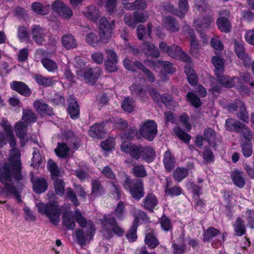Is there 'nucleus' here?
<instances>
[{"label": "nucleus", "instance_id": "nucleus-1", "mask_svg": "<svg viewBox=\"0 0 254 254\" xmlns=\"http://www.w3.org/2000/svg\"><path fill=\"white\" fill-rule=\"evenodd\" d=\"M0 126L4 133L0 132V147H2L8 141L10 146L13 148L10 150L8 157V162L6 163L0 169V181L4 185V191L7 195L13 194L20 202L21 199L18 190L13 186V180H21L20 153L18 149L14 148L16 145L15 138L12 127L8 121L3 120Z\"/></svg>", "mask_w": 254, "mask_h": 254}, {"label": "nucleus", "instance_id": "nucleus-2", "mask_svg": "<svg viewBox=\"0 0 254 254\" xmlns=\"http://www.w3.org/2000/svg\"><path fill=\"white\" fill-rule=\"evenodd\" d=\"M74 218L81 227L86 228L85 233L80 229L75 232L77 243L81 246L84 245L88 243L93 237L95 231L93 223L90 220L87 221L78 209L74 211Z\"/></svg>", "mask_w": 254, "mask_h": 254}, {"label": "nucleus", "instance_id": "nucleus-3", "mask_svg": "<svg viewBox=\"0 0 254 254\" xmlns=\"http://www.w3.org/2000/svg\"><path fill=\"white\" fill-rule=\"evenodd\" d=\"M114 25L113 21L110 23L106 17H102L99 25L100 40L95 34L91 33L86 37V42L93 47L97 46L100 41L104 43H108L111 38Z\"/></svg>", "mask_w": 254, "mask_h": 254}, {"label": "nucleus", "instance_id": "nucleus-4", "mask_svg": "<svg viewBox=\"0 0 254 254\" xmlns=\"http://www.w3.org/2000/svg\"><path fill=\"white\" fill-rule=\"evenodd\" d=\"M131 133L124 134L122 138L130 139L135 134L138 138L144 137L149 141H152L155 137L157 132V126L153 120H148L140 125L138 131L131 129Z\"/></svg>", "mask_w": 254, "mask_h": 254}, {"label": "nucleus", "instance_id": "nucleus-5", "mask_svg": "<svg viewBox=\"0 0 254 254\" xmlns=\"http://www.w3.org/2000/svg\"><path fill=\"white\" fill-rule=\"evenodd\" d=\"M65 143H59L55 149L57 155L63 158L67 157L70 155L71 150L77 149L80 145L78 138L70 130L65 133Z\"/></svg>", "mask_w": 254, "mask_h": 254}, {"label": "nucleus", "instance_id": "nucleus-6", "mask_svg": "<svg viewBox=\"0 0 254 254\" xmlns=\"http://www.w3.org/2000/svg\"><path fill=\"white\" fill-rule=\"evenodd\" d=\"M75 61L77 64L76 65L77 68L76 72L77 75L83 76L87 83L90 84H95L97 79L101 75L102 70L101 68L98 67L94 68L82 67L84 65V63L79 57H76Z\"/></svg>", "mask_w": 254, "mask_h": 254}, {"label": "nucleus", "instance_id": "nucleus-7", "mask_svg": "<svg viewBox=\"0 0 254 254\" xmlns=\"http://www.w3.org/2000/svg\"><path fill=\"white\" fill-rule=\"evenodd\" d=\"M38 212L45 215L52 224L57 225L60 221L61 208L55 201L49 202L47 204L39 202L36 204Z\"/></svg>", "mask_w": 254, "mask_h": 254}, {"label": "nucleus", "instance_id": "nucleus-8", "mask_svg": "<svg viewBox=\"0 0 254 254\" xmlns=\"http://www.w3.org/2000/svg\"><path fill=\"white\" fill-rule=\"evenodd\" d=\"M101 232L106 239L110 238L113 234L121 236L124 233V230L117 224L115 219L111 215L103 218Z\"/></svg>", "mask_w": 254, "mask_h": 254}, {"label": "nucleus", "instance_id": "nucleus-9", "mask_svg": "<svg viewBox=\"0 0 254 254\" xmlns=\"http://www.w3.org/2000/svg\"><path fill=\"white\" fill-rule=\"evenodd\" d=\"M47 168L54 180V188L56 193L60 196L64 194L65 184L62 180L57 179L62 175V172L58 168L57 164L50 159L48 162Z\"/></svg>", "mask_w": 254, "mask_h": 254}, {"label": "nucleus", "instance_id": "nucleus-10", "mask_svg": "<svg viewBox=\"0 0 254 254\" xmlns=\"http://www.w3.org/2000/svg\"><path fill=\"white\" fill-rule=\"evenodd\" d=\"M159 48L163 52L167 53L171 57L186 63L189 61V58L183 52L181 48L177 45H173L168 47L166 43L161 42L159 44Z\"/></svg>", "mask_w": 254, "mask_h": 254}, {"label": "nucleus", "instance_id": "nucleus-11", "mask_svg": "<svg viewBox=\"0 0 254 254\" xmlns=\"http://www.w3.org/2000/svg\"><path fill=\"white\" fill-rule=\"evenodd\" d=\"M123 186L125 189L129 190L133 198L139 200L143 196V186L141 180L131 181L128 179H127Z\"/></svg>", "mask_w": 254, "mask_h": 254}, {"label": "nucleus", "instance_id": "nucleus-12", "mask_svg": "<svg viewBox=\"0 0 254 254\" xmlns=\"http://www.w3.org/2000/svg\"><path fill=\"white\" fill-rule=\"evenodd\" d=\"M124 65L126 68L132 71H135L136 68L142 70L149 81L153 82L155 81V77L153 73L139 62H132V61L126 58L124 61Z\"/></svg>", "mask_w": 254, "mask_h": 254}, {"label": "nucleus", "instance_id": "nucleus-13", "mask_svg": "<svg viewBox=\"0 0 254 254\" xmlns=\"http://www.w3.org/2000/svg\"><path fill=\"white\" fill-rule=\"evenodd\" d=\"M134 217L132 225L126 235L128 241L132 242H134L137 238L136 230L139 220H141L144 222L148 221V220L146 214L140 210L136 212Z\"/></svg>", "mask_w": 254, "mask_h": 254}, {"label": "nucleus", "instance_id": "nucleus-14", "mask_svg": "<svg viewBox=\"0 0 254 254\" xmlns=\"http://www.w3.org/2000/svg\"><path fill=\"white\" fill-rule=\"evenodd\" d=\"M121 150L129 154L136 160L141 159L143 146L135 145L127 141H124L121 145Z\"/></svg>", "mask_w": 254, "mask_h": 254}, {"label": "nucleus", "instance_id": "nucleus-15", "mask_svg": "<svg viewBox=\"0 0 254 254\" xmlns=\"http://www.w3.org/2000/svg\"><path fill=\"white\" fill-rule=\"evenodd\" d=\"M222 73H217L216 76L218 82L222 86L227 88H232L235 85L236 82L239 83V89L241 90H244L245 89V86L243 83L240 81L238 77L233 76L230 77L228 75H224L221 74Z\"/></svg>", "mask_w": 254, "mask_h": 254}, {"label": "nucleus", "instance_id": "nucleus-16", "mask_svg": "<svg viewBox=\"0 0 254 254\" xmlns=\"http://www.w3.org/2000/svg\"><path fill=\"white\" fill-rule=\"evenodd\" d=\"M47 32L38 25H33L31 26L30 35L38 45H42L46 42L47 38Z\"/></svg>", "mask_w": 254, "mask_h": 254}, {"label": "nucleus", "instance_id": "nucleus-17", "mask_svg": "<svg viewBox=\"0 0 254 254\" xmlns=\"http://www.w3.org/2000/svg\"><path fill=\"white\" fill-rule=\"evenodd\" d=\"M148 18V14L146 11L138 12L135 11L133 13V19L132 18L131 15L127 14L124 19L127 25L134 27L137 23H144L147 20Z\"/></svg>", "mask_w": 254, "mask_h": 254}, {"label": "nucleus", "instance_id": "nucleus-18", "mask_svg": "<svg viewBox=\"0 0 254 254\" xmlns=\"http://www.w3.org/2000/svg\"><path fill=\"white\" fill-rule=\"evenodd\" d=\"M52 9L64 18L68 19L73 15L71 9L61 0H56L52 5Z\"/></svg>", "mask_w": 254, "mask_h": 254}, {"label": "nucleus", "instance_id": "nucleus-19", "mask_svg": "<svg viewBox=\"0 0 254 254\" xmlns=\"http://www.w3.org/2000/svg\"><path fill=\"white\" fill-rule=\"evenodd\" d=\"M235 52L238 58L242 62L245 66H250L252 62L251 58L245 53L244 44L242 42H234Z\"/></svg>", "mask_w": 254, "mask_h": 254}, {"label": "nucleus", "instance_id": "nucleus-20", "mask_svg": "<svg viewBox=\"0 0 254 254\" xmlns=\"http://www.w3.org/2000/svg\"><path fill=\"white\" fill-rule=\"evenodd\" d=\"M214 22L213 17L206 15L200 19L194 20L193 26L198 32L201 33L202 31L208 29L210 27L211 24Z\"/></svg>", "mask_w": 254, "mask_h": 254}, {"label": "nucleus", "instance_id": "nucleus-21", "mask_svg": "<svg viewBox=\"0 0 254 254\" xmlns=\"http://www.w3.org/2000/svg\"><path fill=\"white\" fill-rule=\"evenodd\" d=\"M145 64L148 66L154 69H160L162 72H166L168 73H172L174 72L172 65L168 62L154 61L146 60L145 61Z\"/></svg>", "mask_w": 254, "mask_h": 254}, {"label": "nucleus", "instance_id": "nucleus-22", "mask_svg": "<svg viewBox=\"0 0 254 254\" xmlns=\"http://www.w3.org/2000/svg\"><path fill=\"white\" fill-rule=\"evenodd\" d=\"M107 124H108V123H102L100 124H94L90 127L89 130V135L92 137H102L105 131L108 129Z\"/></svg>", "mask_w": 254, "mask_h": 254}, {"label": "nucleus", "instance_id": "nucleus-23", "mask_svg": "<svg viewBox=\"0 0 254 254\" xmlns=\"http://www.w3.org/2000/svg\"><path fill=\"white\" fill-rule=\"evenodd\" d=\"M197 75L193 69H191V85L194 86L193 93L197 94L201 97H204L207 95L206 89L201 85L197 84Z\"/></svg>", "mask_w": 254, "mask_h": 254}, {"label": "nucleus", "instance_id": "nucleus-24", "mask_svg": "<svg viewBox=\"0 0 254 254\" xmlns=\"http://www.w3.org/2000/svg\"><path fill=\"white\" fill-rule=\"evenodd\" d=\"M194 201V208L199 212H204L205 210V203L203 200L199 198V191L201 188L199 186L194 185L192 187Z\"/></svg>", "mask_w": 254, "mask_h": 254}, {"label": "nucleus", "instance_id": "nucleus-25", "mask_svg": "<svg viewBox=\"0 0 254 254\" xmlns=\"http://www.w3.org/2000/svg\"><path fill=\"white\" fill-rule=\"evenodd\" d=\"M179 6L181 10L179 11L174 8V6L172 4L168 5L166 7V9L171 13L177 15L179 17H183L186 11L188 10L189 5L187 0H180L179 2Z\"/></svg>", "mask_w": 254, "mask_h": 254}, {"label": "nucleus", "instance_id": "nucleus-26", "mask_svg": "<svg viewBox=\"0 0 254 254\" xmlns=\"http://www.w3.org/2000/svg\"><path fill=\"white\" fill-rule=\"evenodd\" d=\"M243 171L235 169L231 173V178L233 183L239 188H242L245 185L246 182L244 177Z\"/></svg>", "mask_w": 254, "mask_h": 254}, {"label": "nucleus", "instance_id": "nucleus-27", "mask_svg": "<svg viewBox=\"0 0 254 254\" xmlns=\"http://www.w3.org/2000/svg\"><path fill=\"white\" fill-rule=\"evenodd\" d=\"M27 125L26 123L19 121L15 126V131L17 136L21 139V146H24L26 142L24 139L27 133Z\"/></svg>", "mask_w": 254, "mask_h": 254}, {"label": "nucleus", "instance_id": "nucleus-28", "mask_svg": "<svg viewBox=\"0 0 254 254\" xmlns=\"http://www.w3.org/2000/svg\"><path fill=\"white\" fill-rule=\"evenodd\" d=\"M31 181L33 183V190L37 193H41L44 192L48 188L46 180L42 178H32Z\"/></svg>", "mask_w": 254, "mask_h": 254}, {"label": "nucleus", "instance_id": "nucleus-29", "mask_svg": "<svg viewBox=\"0 0 254 254\" xmlns=\"http://www.w3.org/2000/svg\"><path fill=\"white\" fill-rule=\"evenodd\" d=\"M12 89L17 91L20 94L25 96H29L31 94L29 88L23 82L13 81L10 84Z\"/></svg>", "mask_w": 254, "mask_h": 254}, {"label": "nucleus", "instance_id": "nucleus-30", "mask_svg": "<svg viewBox=\"0 0 254 254\" xmlns=\"http://www.w3.org/2000/svg\"><path fill=\"white\" fill-rule=\"evenodd\" d=\"M149 92L152 99L157 104L163 103L165 106H169L170 103L172 102V99L167 97V95H160L158 92L153 88H150Z\"/></svg>", "mask_w": 254, "mask_h": 254}, {"label": "nucleus", "instance_id": "nucleus-31", "mask_svg": "<svg viewBox=\"0 0 254 254\" xmlns=\"http://www.w3.org/2000/svg\"><path fill=\"white\" fill-rule=\"evenodd\" d=\"M68 101V112L70 117L73 119L77 118L79 115V109L77 101L73 96L70 97Z\"/></svg>", "mask_w": 254, "mask_h": 254}, {"label": "nucleus", "instance_id": "nucleus-32", "mask_svg": "<svg viewBox=\"0 0 254 254\" xmlns=\"http://www.w3.org/2000/svg\"><path fill=\"white\" fill-rule=\"evenodd\" d=\"M203 136L204 139L208 144L214 147L216 145V131L211 127H206L203 131Z\"/></svg>", "mask_w": 254, "mask_h": 254}, {"label": "nucleus", "instance_id": "nucleus-33", "mask_svg": "<svg viewBox=\"0 0 254 254\" xmlns=\"http://www.w3.org/2000/svg\"><path fill=\"white\" fill-rule=\"evenodd\" d=\"M34 107L37 112L42 116H45L46 115H52L53 112L52 109L44 103L36 101L34 103Z\"/></svg>", "mask_w": 254, "mask_h": 254}, {"label": "nucleus", "instance_id": "nucleus-34", "mask_svg": "<svg viewBox=\"0 0 254 254\" xmlns=\"http://www.w3.org/2000/svg\"><path fill=\"white\" fill-rule=\"evenodd\" d=\"M235 234L236 236L240 237L244 235L246 232L245 221L240 217L236 218L235 223L233 225Z\"/></svg>", "mask_w": 254, "mask_h": 254}, {"label": "nucleus", "instance_id": "nucleus-35", "mask_svg": "<svg viewBox=\"0 0 254 254\" xmlns=\"http://www.w3.org/2000/svg\"><path fill=\"white\" fill-rule=\"evenodd\" d=\"M82 13L86 18L93 21H96L99 17V10L94 6L86 7Z\"/></svg>", "mask_w": 254, "mask_h": 254}, {"label": "nucleus", "instance_id": "nucleus-36", "mask_svg": "<svg viewBox=\"0 0 254 254\" xmlns=\"http://www.w3.org/2000/svg\"><path fill=\"white\" fill-rule=\"evenodd\" d=\"M143 150L141 159L147 163L153 162L155 157V152L153 148L150 146H143Z\"/></svg>", "mask_w": 254, "mask_h": 254}, {"label": "nucleus", "instance_id": "nucleus-37", "mask_svg": "<svg viewBox=\"0 0 254 254\" xmlns=\"http://www.w3.org/2000/svg\"><path fill=\"white\" fill-rule=\"evenodd\" d=\"M63 46L66 49H71L77 47L76 41L74 37L71 34H65L62 38Z\"/></svg>", "mask_w": 254, "mask_h": 254}, {"label": "nucleus", "instance_id": "nucleus-38", "mask_svg": "<svg viewBox=\"0 0 254 254\" xmlns=\"http://www.w3.org/2000/svg\"><path fill=\"white\" fill-rule=\"evenodd\" d=\"M142 49L145 54L148 56L155 58L159 56V52L154 46L149 42H145L142 46Z\"/></svg>", "mask_w": 254, "mask_h": 254}, {"label": "nucleus", "instance_id": "nucleus-39", "mask_svg": "<svg viewBox=\"0 0 254 254\" xmlns=\"http://www.w3.org/2000/svg\"><path fill=\"white\" fill-rule=\"evenodd\" d=\"M216 24L221 32L229 33L231 30V24L228 18L218 17L216 20Z\"/></svg>", "mask_w": 254, "mask_h": 254}, {"label": "nucleus", "instance_id": "nucleus-40", "mask_svg": "<svg viewBox=\"0 0 254 254\" xmlns=\"http://www.w3.org/2000/svg\"><path fill=\"white\" fill-rule=\"evenodd\" d=\"M158 203V200L156 197L152 193L148 194L145 197L143 205L145 209L152 210Z\"/></svg>", "mask_w": 254, "mask_h": 254}, {"label": "nucleus", "instance_id": "nucleus-41", "mask_svg": "<svg viewBox=\"0 0 254 254\" xmlns=\"http://www.w3.org/2000/svg\"><path fill=\"white\" fill-rule=\"evenodd\" d=\"M31 7L35 13L40 15H46L50 11L49 4H43L38 2L33 3Z\"/></svg>", "mask_w": 254, "mask_h": 254}, {"label": "nucleus", "instance_id": "nucleus-42", "mask_svg": "<svg viewBox=\"0 0 254 254\" xmlns=\"http://www.w3.org/2000/svg\"><path fill=\"white\" fill-rule=\"evenodd\" d=\"M152 27L151 23L148 24L147 30L143 25H139L138 26L136 30L138 38L142 40L143 38H147V37H150L151 34Z\"/></svg>", "mask_w": 254, "mask_h": 254}, {"label": "nucleus", "instance_id": "nucleus-43", "mask_svg": "<svg viewBox=\"0 0 254 254\" xmlns=\"http://www.w3.org/2000/svg\"><path fill=\"white\" fill-rule=\"evenodd\" d=\"M242 123L232 118L227 119L225 122V127L230 131L239 132Z\"/></svg>", "mask_w": 254, "mask_h": 254}, {"label": "nucleus", "instance_id": "nucleus-44", "mask_svg": "<svg viewBox=\"0 0 254 254\" xmlns=\"http://www.w3.org/2000/svg\"><path fill=\"white\" fill-rule=\"evenodd\" d=\"M162 24L166 28L175 32L179 30V26L171 16L165 17L162 19Z\"/></svg>", "mask_w": 254, "mask_h": 254}, {"label": "nucleus", "instance_id": "nucleus-45", "mask_svg": "<svg viewBox=\"0 0 254 254\" xmlns=\"http://www.w3.org/2000/svg\"><path fill=\"white\" fill-rule=\"evenodd\" d=\"M124 7L126 9L133 10L135 9H144L146 4L143 0H136L133 3H124Z\"/></svg>", "mask_w": 254, "mask_h": 254}, {"label": "nucleus", "instance_id": "nucleus-46", "mask_svg": "<svg viewBox=\"0 0 254 254\" xmlns=\"http://www.w3.org/2000/svg\"><path fill=\"white\" fill-rule=\"evenodd\" d=\"M163 163L166 169L170 172L174 168L175 158L169 151L165 152Z\"/></svg>", "mask_w": 254, "mask_h": 254}, {"label": "nucleus", "instance_id": "nucleus-47", "mask_svg": "<svg viewBox=\"0 0 254 254\" xmlns=\"http://www.w3.org/2000/svg\"><path fill=\"white\" fill-rule=\"evenodd\" d=\"M35 79L38 84L46 87L51 86L56 82L55 77L46 78L41 75H37Z\"/></svg>", "mask_w": 254, "mask_h": 254}, {"label": "nucleus", "instance_id": "nucleus-48", "mask_svg": "<svg viewBox=\"0 0 254 254\" xmlns=\"http://www.w3.org/2000/svg\"><path fill=\"white\" fill-rule=\"evenodd\" d=\"M43 66L49 72H54L58 69L57 63L50 59L45 58L41 60Z\"/></svg>", "mask_w": 254, "mask_h": 254}, {"label": "nucleus", "instance_id": "nucleus-49", "mask_svg": "<svg viewBox=\"0 0 254 254\" xmlns=\"http://www.w3.org/2000/svg\"><path fill=\"white\" fill-rule=\"evenodd\" d=\"M245 105L242 101L236 99L234 101L229 103L226 106L227 110L230 113L238 111V110L243 107Z\"/></svg>", "mask_w": 254, "mask_h": 254}, {"label": "nucleus", "instance_id": "nucleus-50", "mask_svg": "<svg viewBox=\"0 0 254 254\" xmlns=\"http://www.w3.org/2000/svg\"><path fill=\"white\" fill-rule=\"evenodd\" d=\"M212 62L215 67V74L217 73H223L225 69L224 67L223 59L219 56H214L212 59Z\"/></svg>", "mask_w": 254, "mask_h": 254}, {"label": "nucleus", "instance_id": "nucleus-51", "mask_svg": "<svg viewBox=\"0 0 254 254\" xmlns=\"http://www.w3.org/2000/svg\"><path fill=\"white\" fill-rule=\"evenodd\" d=\"M23 116L22 120L26 123H31L36 122V116L31 110L27 109L23 110Z\"/></svg>", "mask_w": 254, "mask_h": 254}, {"label": "nucleus", "instance_id": "nucleus-52", "mask_svg": "<svg viewBox=\"0 0 254 254\" xmlns=\"http://www.w3.org/2000/svg\"><path fill=\"white\" fill-rule=\"evenodd\" d=\"M17 37L21 42L29 41V36L27 28L23 26H19L17 30Z\"/></svg>", "mask_w": 254, "mask_h": 254}, {"label": "nucleus", "instance_id": "nucleus-53", "mask_svg": "<svg viewBox=\"0 0 254 254\" xmlns=\"http://www.w3.org/2000/svg\"><path fill=\"white\" fill-rule=\"evenodd\" d=\"M220 231L212 227H209L206 230L204 231L203 234V241H208L210 240L213 237H215L218 234H220Z\"/></svg>", "mask_w": 254, "mask_h": 254}, {"label": "nucleus", "instance_id": "nucleus-54", "mask_svg": "<svg viewBox=\"0 0 254 254\" xmlns=\"http://www.w3.org/2000/svg\"><path fill=\"white\" fill-rule=\"evenodd\" d=\"M122 108L126 112H132L134 109V101L129 97L126 98L122 102Z\"/></svg>", "mask_w": 254, "mask_h": 254}, {"label": "nucleus", "instance_id": "nucleus-55", "mask_svg": "<svg viewBox=\"0 0 254 254\" xmlns=\"http://www.w3.org/2000/svg\"><path fill=\"white\" fill-rule=\"evenodd\" d=\"M236 115L237 117L243 122L246 123H248L249 122V116L246 105L239 109Z\"/></svg>", "mask_w": 254, "mask_h": 254}, {"label": "nucleus", "instance_id": "nucleus-56", "mask_svg": "<svg viewBox=\"0 0 254 254\" xmlns=\"http://www.w3.org/2000/svg\"><path fill=\"white\" fill-rule=\"evenodd\" d=\"M145 242L149 248L154 249L159 244V242L152 233L146 235Z\"/></svg>", "mask_w": 254, "mask_h": 254}, {"label": "nucleus", "instance_id": "nucleus-57", "mask_svg": "<svg viewBox=\"0 0 254 254\" xmlns=\"http://www.w3.org/2000/svg\"><path fill=\"white\" fill-rule=\"evenodd\" d=\"M237 133H242L243 137L248 141H251L253 138V133L251 129L243 123L239 129V132H237Z\"/></svg>", "mask_w": 254, "mask_h": 254}, {"label": "nucleus", "instance_id": "nucleus-58", "mask_svg": "<svg viewBox=\"0 0 254 254\" xmlns=\"http://www.w3.org/2000/svg\"><path fill=\"white\" fill-rule=\"evenodd\" d=\"M63 223L68 229L73 230L75 227L74 219L71 217L67 213L64 215Z\"/></svg>", "mask_w": 254, "mask_h": 254}, {"label": "nucleus", "instance_id": "nucleus-59", "mask_svg": "<svg viewBox=\"0 0 254 254\" xmlns=\"http://www.w3.org/2000/svg\"><path fill=\"white\" fill-rule=\"evenodd\" d=\"M241 146L242 153L245 157H249L252 155L253 149L251 141H246Z\"/></svg>", "mask_w": 254, "mask_h": 254}, {"label": "nucleus", "instance_id": "nucleus-60", "mask_svg": "<svg viewBox=\"0 0 254 254\" xmlns=\"http://www.w3.org/2000/svg\"><path fill=\"white\" fill-rule=\"evenodd\" d=\"M187 174L188 171L186 169L178 167L174 172V178L176 181L180 182L184 179Z\"/></svg>", "mask_w": 254, "mask_h": 254}, {"label": "nucleus", "instance_id": "nucleus-61", "mask_svg": "<svg viewBox=\"0 0 254 254\" xmlns=\"http://www.w3.org/2000/svg\"><path fill=\"white\" fill-rule=\"evenodd\" d=\"M202 157L208 163L213 162L214 156L212 150L208 146H205L202 152Z\"/></svg>", "mask_w": 254, "mask_h": 254}, {"label": "nucleus", "instance_id": "nucleus-62", "mask_svg": "<svg viewBox=\"0 0 254 254\" xmlns=\"http://www.w3.org/2000/svg\"><path fill=\"white\" fill-rule=\"evenodd\" d=\"M174 131L175 133L177 135L181 140L184 141L186 143H189L190 137L189 135L185 133L182 129L179 127H176L174 128Z\"/></svg>", "mask_w": 254, "mask_h": 254}, {"label": "nucleus", "instance_id": "nucleus-63", "mask_svg": "<svg viewBox=\"0 0 254 254\" xmlns=\"http://www.w3.org/2000/svg\"><path fill=\"white\" fill-rule=\"evenodd\" d=\"M33 157L32 158V164L33 167H36L38 164H40L42 162V158L39 150L36 148H33Z\"/></svg>", "mask_w": 254, "mask_h": 254}, {"label": "nucleus", "instance_id": "nucleus-64", "mask_svg": "<svg viewBox=\"0 0 254 254\" xmlns=\"http://www.w3.org/2000/svg\"><path fill=\"white\" fill-rule=\"evenodd\" d=\"M114 138L112 137L108 138L105 141L102 142L100 144L101 148L106 151L112 149L114 147Z\"/></svg>", "mask_w": 254, "mask_h": 254}]
</instances>
